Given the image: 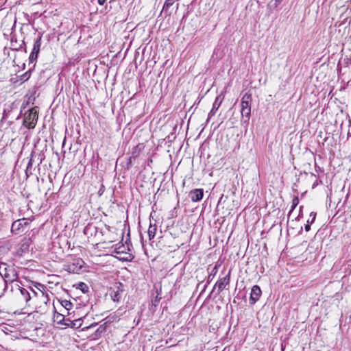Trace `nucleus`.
I'll return each instance as SVG.
<instances>
[{
	"label": "nucleus",
	"mask_w": 351,
	"mask_h": 351,
	"mask_svg": "<svg viewBox=\"0 0 351 351\" xmlns=\"http://www.w3.org/2000/svg\"><path fill=\"white\" fill-rule=\"evenodd\" d=\"M30 77V74L27 72H26L25 73H24L23 75H22V79L23 80H27Z\"/></svg>",
	"instance_id": "obj_25"
},
{
	"label": "nucleus",
	"mask_w": 351,
	"mask_h": 351,
	"mask_svg": "<svg viewBox=\"0 0 351 351\" xmlns=\"http://www.w3.org/2000/svg\"><path fill=\"white\" fill-rule=\"evenodd\" d=\"M105 323L104 325H100L99 327L96 330V335H100L106 330Z\"/></svg>",
	"instance_id": "obj_21"
},
{
	"label": "nucleus",
	"mask_w": 351,
	"mask_h": 351,
	"mask_svg": "<svg viewBox=\"0 0 351 351\" xmlns=\"http://www.w3.org/2000/svg\"><path fill=\"white\" fill-rule=\"evenodd\" d=\"M252 102V96L250 91L246 92L241 98V108H251Z\"/></svg>",
	"instance_id": "obj_8"
},
{
	"label": "nucleus",
	"mask_w": 351,
	"mask_h": 351,
	"mask_svg": "<svg viewBox=\"0 0 351 351\" xmlns=\"http://www.w3.org/2000/svg\"><path fill=\"white\" fill-rule=\"evenodd\" d=\"M61 304L66 311L71 309L73 306V304L70 301L66 300H62Z\"/></svg>",
	"instance_id": "obj_18"
},
{
	"label": "nucleus",
	"mask_w": 351,
	"mask_h": 351,
	"mask_svg": "<svg viewBox=\"0 0 351 351\" xmlns=\"http://www.w3.org/2000/svg\"><path fill=\"white\" fill-rule=\"evenodd\" d=\"M84 262L80 258H73L71 261L64 265L65 269L69 273L78 274L83 267Z\"/></svg>",
	"instance_id": "obj_2"
},
{
	"label": "nucleus",
	"mask_w": 351,
	"mask_h": 351,
	"mask_svg": "<svg viewBox=\"0 0 351 351\" xmlns=\"http://www.w3.org/2000/svg\"><path fill=\"white\" fill-rule=\"evenodd\" d=\"M24 219H19L17 221H15L12 223L11 230L12 232L18 234L20 232L21 228H23L24 225L26 223L25 222L23 223Z\"/></svg>",
	"instance_id": "obj_9"
},
{
	"label": "nucleus",
	"mask_w": 351,
	"mask_h": 351,
	"mask_svg": "<svg viewBox=\"0 0 351 351\" xmlns=\"http://www.w3.org/2000/svg\"><path fill=\"white\" fill-rule=\"evenodd\" d=\"M204 196V191L202 189H195L189 192V197L194 202H199Z\"/></svg>",
	"instance_id": "obj_6"
},
{
	"label": "nucleus",
	"mask_w": 351,
	"mask_h": 351,
	"mask_svg": "<svg viewBox=\"0 0 351 351\" xmlns=\"http://www.w3.org/2000/svg\"><path fill=\"white\" fill-rule=\"evenodd\" d=\"M122 293L123 291L119 287H117V290H113L110 293L112 300L114 302H119L122 298Z\"/></svg>",
	"instance_id": "obj_11"
},
{
	"label": "nucleus",
	"mask_w": 351,
	"mask_h": 351,
	"mask_svg": "<svg viewBox=\"0 0 351 351\" xmlns=\"http://www.w3.org/2000/svg\"><path fill=\"white\" fill-rule=\"evenodd\" d=\"M311 223H307V224L305 225V230L306 232H308V231H309L311 230Z\"/></svg>",
	"instance_id": "obj_28"
},
{
	"label": "nucleus",
	"mask_w": 351,
	"mask_h": 351,
	"mask_svg": "<svg viewBox=\"0 0 351 351\" xmlns=\"http://www.w3.org/2000/svg\"><path fill=\"white\" fill-rule=\"evenodd\" d=\"M276 1V5L280 3L282 0H274Z\"/></svg>",
	"instance_id": "obj_30"
},
{
	"label": "nucleus",
	"mask_w": 351,
	"mask_h": 351,
	"mask_svg": "<svg viewBox=\"0 0 351 351\" xmlns=\"http://www.w3.org/2000/svg\"><path fill=\"white\" fill-rule=\"evenodd\" d=\"M0 275L5 282L4 290L8 288V284H19V274L12 265H8L5 263H0Z\"/></svg>",
	"instance_id": "obj_1"
},
{
	"label": "nucleus",
	"mask_w": 351,
	"mask_h": 351,
	"mask_svg": "<svg viewBox=\"0 0 351 351\" xmlns=\"http://www.w3.org/2000/svg\"><path fill=\"white\" fill-rule=\"evenodd\" d=\"M67 321H69V323H64L66 326H70L73 328H80L82 325V319H76L74 320H71L70 319H68Z\"/></svg>",
	"instance_id": "obj_13"
},
{
	"label": "nucleus",
	"mask_w": 351,
	"mask_h": 351,
	"mask_svg": "<svg viewBox=\"0 0 351 351\" xmlns=\"http://www.w3.org/2000/svg\"><path fill=\"white\" fill-rule=\"evenodd\" d=\"M176 1V0H166L162 7V11L167 12L169 7H171Z\"/></svg>",
	"instance_id": "obj_17"
},
{
	"label": "nucleus",
	"mask_w": 351,
	"mask_h": 351,
	"mask_svg": "<svg viewBox=\"0 0 351 351\" xmlns=\"http://www.w3.org/2000/svg\"><path fill=\"white\" fill-rule=\"evenodd\" d=\"M16 286L18 287V289L20 291L21 294L23 297L25 301L26 302H28L32 298V296L31 295V293H30L29 290H27L23 287H21L19 285V283L16 284Z\"/></svg>",
	"instance_id": "obj_10"
},
{
	"label": "nucleus",
	"mask_w": 351,
	"mask_h": 351,
	"mask_svg": "<svg viewBox=\"0 0 351 351\" xmlns=\"http://www.w3.org/2000/svg\"><path fill=\"white\" fill-rule=\"evenodd\" d=\"M221 102V101L218 103V97H217L213 105V108L208 114V117L213 116L216 113L217 110H218L219 107L220 106Z\"/></svg>",
	"instance_id": "obj_16"
},
{
	"label": "nucleus",
	"mask_w": 351,
	"mask_h": 351,
	"mask_svg": "<svg viewBox=\"0 0 351 351\" xmlns=\"http://www.w3.org/2000/svg\"><path fill=\"white\" fill-rule=\"evenodd\" d=\"M32 167V159L31 158L28 162V165L27 166V169H26V173H27L28 170L29 169H31Z\"/></svg>",
	"instance_id": "obj_27"
},
{
	"label": "nucleus",
	"mask_w": 351,
	"mask_h": 351,
	"mask_svg": "<svg viewBox=\"0 0 351 351\" xmlns=\"http://www.w3.org/2000/svg\"><path fill=\"white\" fill-rule=\"evenodd\" d=\"M68 319H65L64 317H63V320L65 321V323H69V321H67Z\"/></svg>",
	"instance_id": "obj_31"
},
{
	"label": "nucleus",
	"mask_w": 351,
	"mask_h": 351,
	"mask_svg": "<svg viewBox=\"0 0 351 351\" xmlns=\"http://www.w3.org/2000/svg\"><path fill=\"white\" fill-rule=\"evenodd\" d=\"M97 325V323H93V324H90V326H86V327L83 328H82V330H88V329H89V328H93V327L96 326Z\"/></svg>",
	"instance_id": "obj_26"
},
{
	"label": "nucleus",
	"mask_w": 351,
	"mask_h": 351,
	"mask_svg": "<svg viewBox=\"0 0 351 351\" xmlns=\"http://www.w3.org/2000/svg\"><path fill=\"white\" fill-rule=\"evenodd\" d=\"M241 113L243 118H245V121H248L250 118L251 108H241Z\"/></svg>",
	"instance_id": "obj_15"
},
{
	"label": "nucleus",
	"mask_w": 351,
	"mask_h": 351,
	"mask_svg": "<svg viewBox=\"0 0 351 351\" xmlns=\"http://www.w3.org/2000/svg\"><path fill=\"white\" fill-rule=\"evenodd\" d=\"M40 45H41V36H39L38 38H36V40H35V42L34 43L33 49H32V51L31 52L29 58L30 63H33L36 61L38 55L40 52Z\"/></svg>",
	"instance_id": "obj_4"
},
{
	"label": "nucleus",
	"mask_w": 351,
	"mask_h": 351,
	"mask_svg": "<svg viewBox=\"0 0 351 351\" xmlns=\"http://www.w3.org/2000/svg\"><path fill=\"white\" fill-rule=\"evenodd\" d=\"M106 0H97V2L99 5H102L105 3Z\"/></svg>",
	"instance_id": "obj_29"
},
{
	"label": "nucleus",
	"mask_w": 351,
	"mask_h": 351,
	"mask_svg": "<svg viewBox=\"0 0 351 351\" xmlns=\"http://www.w3.org/2000/svg\"><path fill=\"white\" fill-rule=\"evenodd\" d=\"M156 230H157V226L156 224H152V223L149 224V228L147 230V234H148L149 240H152V239L154 238V237L156 235Z\"/></svg>",
	"instance_id": "obj_14"
},
{
	"label": "nucleus",
	"mask_w": 351,
	"mask_h": 351,
	"mask_svg": "<svg viewBox=\"0 0 351 351\" xmlns=\"http://www.w3.org/2000/svg\"><path fill=\"white\" fill-rule=\"evenodd\" d=\"M29 291L31 293V295L32 296V298L34 297H39V292H36L35 290H34L32 288H29Z\"/></svg>",
	"instance_id": "obj_24"
},
{
	"label": "nucleus",
	"mask_w": 351,
	"mask_h": 351,
	"mask_svg": "<svg viewBox=\"0 0 351 351\" xmlns=\"http://www.w3.org/2000/svg\"><path fill=\"white\" fill-rule=\"evenodd\" d=\"M230 271H229L228 274L226 276L219 279V280H218L215 284V287H217L219 293L222 291L226 287V286L230 283Z\"/></svg>",
	"instance_id": "obj_7"
},
{
	"label": "nucleus",
	"mask_w": 351,
	"mask_h": 351,
	"mask_svg": "<svg viewBox=\"0 0 351 351\" xmlns=\"http://www.w3.org/2000/svg\"><path fill=\"white\" fill-rule=\"evenodd\" d=\"M38 117L37 108H33L29 110L25 117L24 122L25 123V126L29 129L34 128L37 123Z\"/></svg>",
	"instance_id": "obj_3"
},
{
	"label": "nucleus",
	"mask_w": 351,
	"mask_h": 351,
	"mask_svg": "<svg viewBox=\"0 0 351 351\" xmlns=\"http://www.w3.org/2000/svg\"><path fill=\"white\" fill-rule=\"evenodd\" d=\"M219 266V265L216 264L214 267H209L208 268V274H209L208 276V282L213 279V278L215 276V275L218 272Z\"/></svg>",
	"instance_id": "obj_12"
},
{
	"label": "nucleus",
	"mask_w": 351,
	"mask_h": 351,
	"mask_svg": "<svg viewBox=\"0 0 351 351\" xmlns=\"http://www.w3.org/2000/svg\"><path fill=\"white\" fill-rule=\"evenodd\" d=\"M77 289H80L84 293L88 291V287L84 282H80Z\"/></svg>",
	"instance_id": "obj_20"
},
{
	"label": "nucleus",
	"mask_w": 351,
	"mask_h": 351,
	"mask_svg": "<svg viewBox=\"0 0 351 351\" xmlns=\"http://www.w3.org/2000/svg\"><path fill=\"white\" fill-rule=\"evenodd\" d=\"M40 300L45 303L47 304V302L49 301L48 295L43 292L41 290H39V297Z\"/></svg>",
	"instance_id": "obj_19"
},
{
	"label": "nucleus",
	"mask_w": 351,
	"mask_h": 351,
	"mask_svg": "<svg viewBox=\"0 0 351 351\" xmlns=\"http://www.w3.org/2000/svg\"><path fill=\"white\" fill-rule=\"evenodd\" d=\"M298 202H299V200H298V197H294L293 199L291 210H293L295 208V206L298 205Z\"/></svg>",
	"instance_id": "obj_23"
},
{
	"label": "nucleus",
	"mask_w": 351,
	"mask_h": 351,
	"mask_svg": "<svg viewBox=\"0 0 351 351\" xmlns=\"http://www.w3.org/2000/svg\"><path fill=\"white\" fill-rule=\"evenodd\" d=\"M261 295V288L258 285L253 286L251 290L250 303L251 304H254L259 300Z\"/></svg>",
	"instance_id": "obj_5"
},
{
	"label": "nucleus",
	"mask_w": 351,
	"mask_h": 351,
	"mask_svg": "<svg viewBox=\"0 0 351 351\" xmlns=\"http://www.w3.org/2000/svg\"><path fill=\"white\" fill-rule=\"evenodd\" d=\"M310 217H311V220L308 219L307 221V223H313L315 219V217H316V213L315 212H311V214H310Z\"/></svg>",
	"instance_id": "obj_22"
}]
</instances>
